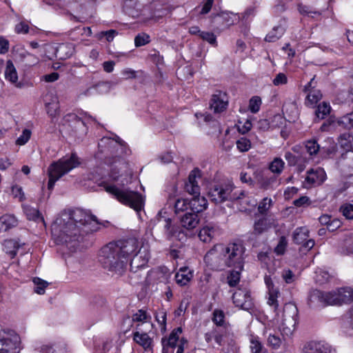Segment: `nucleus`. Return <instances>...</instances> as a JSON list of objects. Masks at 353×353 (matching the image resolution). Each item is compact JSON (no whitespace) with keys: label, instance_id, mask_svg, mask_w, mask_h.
<instances>
[{"label":"nucleus","instance_id":"f257e3e1","mask_svg":"<svg viewBox=\"0 0 353 353\" xmlns=\"http://www.w3.org/2000/svg\"><path fill=\"white\" fill-rule=\"evenodd\" d=\"M138 248V241L134 238L111 242L101 250L99 261L105 270L121 276L125 272L128 262L132 256L130 265L131 270L134 271ZM143 266V264L137 265L135 268Z\"/></svg>","mask_w":353,"mask_h":353},{"label":"nucleus","instance_id":"f03ea898","mask_svg":"<svg viewBox=\"0 0 353 353\" xmlns=\"http://www.w3.org/2000/svg\"><path fill=\"white\" fill-rule=\"evenodd\" d=\"M51 232L57 244L65 245L71 252L76 250L85 235L82 234L79 226L73 225L70 216L65 214H61L53 222Z\"/></svg>","mask_w":353,"mask_h":353},{"label":"nucleus","instance_id":"7ed1b4c3","mask_svg":"<svg viewBox=\"0 0 353 353\" xmlns=\"http://www.w3.org/2000/svg\"><path fill=\"white\" fill-rule=\"evenodd\" d=\"M61 214H68L70 216V221L73 222V225L79 226L83 234L97 232L100 228L101 223L97 217L88 211L77 208L68 212L64 211Z\"/></svg>","mask_w":353,"mask_h":353},{"label":"nucleus","instance_id":"20e7f679","mask_svg":"<svg viewBox=\"0 0 353 353\" xmlns=\"http://www.w3.org/2000/svg\"><path fill=\"white\" fill-rule=\"evenodd\" d=\"M104 188L107 192L122 204L129 206L137 212L141 211L143 208V199L137 192L121 188L115 185H105Z\"/></svg>","mask_w":353,"mask_h":353},{"label":"nucleus","instance_id":"39448f33","mask_svg":"<svg viewBox=\"0 0 353 353\" xmlns=\"http://www.w3.org/2000/svg\"><path fill=\"white\" fill-rule=\"evenodd\" d=\"M79 165L80 161L77 156H70L68 159L62 158L52 163L48 168V189L52 191L57 180Z\"/></svg>","mask_w":353,"mask_h":353},{"label":"nucleus","instance_id":"423d86ee","mask_svg":"<svg viewBox=\"0 0 353 353\" xmlns=\"http://www.w3.org/2000/svg\"><path fill=\"white\" fill-rule=\"evenodd\" d=\"M81 117L75 114H68L65 117L63 124L72 137L82 139L88 132L87 123L94 121V119L88 113H83Z\"/></svg>","mask_w":353,"mask_h":353},{"label":"nucleus","instance_id":"0eeeda50","mask_svg":"<svg viewBox=\"0 0 353 353\" xmlns=\"http://www.w3.org/2000/svg\"><path fill=\"white\" fill-rule=\"evenodd\" d=\"M226 267L243 270L245 263V248L241 242L223 244Z\"/></svg>","mask_w":353,"mask_h":353},{"label":"nucleus","instance_id":"6e6552de","mask_svg":"<svg viewBox=\"0 0 353 353\" xmlns=\"http://www.w3.org/2000/svg\"><path fill=\"white\" fill-rule=\"evenodd\" d=\"M234 187L232 184L215 185L209 191L208 195L212 202L216 204L222 203L226 201H236L237 202L246 203L250 205L248 198L244 196L243 192L240 193V196H236L232 191Z\"/></svg>","mask_w":353,"mask_h":353},{"label":"nucleus","instance_id":"1a4fd4ad","mask_svg":"<svg viewBox=\"0 0 353 353\" xmlns=\"http://www.w3.org/2000/svg\"><path fill=\"white\" fill-rule=\"evenodd\" d=\"M298 321V309L292 303L285 304L283 311L282 322L280 325V331L285 340V336L290 337L295 330Z\"/></svg>","mask_w":353,"mask_h":353},{"label":"nucleus","instance_id":"9d476101","mask_svg":"<svg viewBox=\"0 0 353 353\" xmlns=\"http://www.w3.org/2000/svg\"><path fill=\"white\" fill-rule=\"evenodd\" d=\"M206 266L213 271H223L226 267L223 244L214 245L204 256Z\"/></svg>","mask_w":353,"mask_h":353},{"label":"nucleus","instance_id":"9b49d317","mask_svg":"<svg viewBox=\"0 0 353 353\" xmlns=\"http://www.w3.org/2000/svg\"><path fill=\"white\" fill-rule=\"evenodd\" d=\"M99 148L101 153L110 152L126 154L131 152L125 142L119 138L112 139L108 137H103L99 142Z\"/></svg>","mask_w":353,"mask_h":353},{"label":"nucleus","instance_id":"f8f14e48","mask_svg":"<svg viewBox=\"0 0 353 353\" xmlns=\"http://www.w3.org/2000/svg\"><path fill=\"white\" fill-rule=\"evenodd\" d=\"M212 321L216 325V327L212 330L214 339L216 343L221 345L228 328V323L225 321L224 312L219 309H215L212 312Z\"/></svg>","mask_w":353,"mask_h":353},{"label":"nucleus","instance_id":"ddd939ff","mask_svg":"<svg viewBox=\"0 0 353 353\" xmlns=\"http://www.w3.org/2000/svg\"><path fill=\"white\" fill-rule=\"evenodd\" d=\"M332 298L331 292L313 290L309 294L307 304L312 308H321L328 305H333Z\"/></svg>","mask_w":353,"mask_h":353},{"label":"nucleus","instance_id":"4468645a","mask_svg":"<svg viewBox=\"0 0 353 353\" xmlns=\"http://www.w3.org/2000/svg\"><path fill=\"white\" fill-rule=\"evenodd\" d=\"M19 342L20 338L14 331H4L0 333V351L18 353L17 349Z\"/></svg>","mask_w":353,"mask_h":353},{"label":"nucleus","instance_id":"2eb2a0df","mask_svg":"<svg viewBox=\"0 0 353 353\" xmlns=\"http://www.w3.org/2000/svg\"><path fill=\"white\" fill-rule=\"evenodd\" d=\"M310 231L306 227L297 228L293 232V241L301 245V251H309L314 246V241L309 239Z\"/></svg>","mask_w":353,"mask_h":353},{"label":"nucleus","instance_id":"dca6fc26","mask_svg":"<svg viewBox=\"0 0 353 353\" xmlns=\"http://www.w3.org/2000/svg\"><path fill=\"white\" fill-rule=\"evenodd\" d=\"M228 103L229 99L226 92L216 90L211 97L210 109L214 114H219L227 110Z\"/></svg>","mask_w":353,"mask_h":353},{"label":"nucleus","instance_id":"f3484780","mask_svg":"<svg viewBox=\"0 0 353 353\" xmlns=\"http://www.w3.org/2000/svg\"><path fill=\"white\" fill-rule=\"evenodd\" d=\"M233 303L245 310H249L254 306L250 292L246 289H237L232 295Z\"/></svg>","mask_w":353,"mask_h":353},{"label":"nucleus","instance_id":"a211bd4d","mask_svg":"<svg viewBox=\"0 0 353 353\" xmlns=\"http://www.w3.org/2000/svg\"><path fill=\"white\" fill-rule=\"evenodd\" d=\"M155 226L157 228H162L163 236L168 240H170L177 232L176 227L172 224V219L163 216L161 212L156 217Z\"/></svg>","mask_w":353,"mask_h":353},{"label":"nucleus","instance_id":"6ab92c4d","mask_svg":"<svg viewBox=\"0 0 353 353\" xmlns=\"http://www.w3.org/2000/svg\"><path fill=\"white\" fill-rule=\"evenodd\" d=\"M333 305H341L353 301V290L350 288H342L331 292Z\"/></svg>","mask_w":353,"mask_h":353},{"label":"nucleus","instance_id":"aec40b11","mask_svg":"<svg viewBox=\"0 0 353 353\" xmlns=\"http://www.w3.org/2000/svg\"><path fill=\"white\" fill-rule=\"evenodd\" d=\"M221 234V230L219 226L214 224L209 223L203 227L199 233V237L204 243H210L216 236Z\"/></svg>","mask_w":353,"mask_h":353},{"label":"nucleus","instance_id":"412c9836","mask_svg":"<svg viewBox=\"0 0 353 353\" xmlns=\"http://www.w3.org/2000/svg\"><path fill=\"white\" fill-rule=\"evenodd\" d=\"M201 173L199 169H194L189 174L188 181L185 184V190L192 195L200 194V187L197 179H200Z\"/></svg>","mask_w":353,"mask_h":353},{"label":"nucleus","instance_id":"4be33fe9","mask_svg":"<svg viewBox=\"0 0 353 353\" xmlns=\"http://www.w3.org/2000/svg\"><path fill=\"white\" fill-rule=\"evenodd\" d=\"M133 341L146 352L153 350V339L146 332H141L138 330L134 332Z\"/></svg>","mask_w":353,"mask_h":353},{"label":"nucleus","instance_id":"5701e85b","mask_svg":"<svg viewBox=\"0 0 353 353\" xmlns=\"http://www.w3.org/2000/svg\"><path fill=\"white\" fill-rule=\"evenodd\" d=\"M200 222L199 214L192 212H186L181 216L180 223L183 228L191 230L196 228Z\"/></svg>","mask_w":353,"mask_h":353},{"label":"nucleus","instance_id":"b1692460","mask_svg":"<svg viewBox=\"0 0 353 353\" xmlns=\"http://www.w3.org/2000/svg\"><path fill=\"white\" fill-rule=\"evenodd\" d=\"M305 353H330V346L324 341H310L304 347Z\"/></svg>","mask_w":353,"mask_h":353},{"label":"nucleus","instance_id":"393cba45","mask_svg":"<svg viewBox=\"0 0 353 353\" xmlns=\"http://www.w3.org/2000/svg\"><path fill=\"white\" fill-rule=\"evenodd\" d=\"M325 180V173L323 169L319 168L316 170H310L307 171V176L305 181L310 185H320Z\"/></svg>","mask_w":353,"mask_h":353},{"label":"nucleus","instance_id":"a878e982","mask_svg":"<svg viewBox=\"0 0 353 353\" xmlns=\"http://www.w3.org/2000/svg\"><path fill=\"white\" fill-rule=\"evenodd\" d=\"M190 211L197 214L207 208L208 202L203 196L200 194L193 195V198L189 200Z\"/></svg>","mask_w":353,"mask_h":353},{"label":"nucleus","instance_id":"bb28decb","mask_svg":"<svg viewBox=\"0 0 353 353\" xmlns=\"http://www.w3.org/2000/svg\"><path fill=\"white\" fill-rule=\"evenodd\" d=\"M5 78L12 83H15L16 87L21 88L23 83H17L18 74L17 70L11 60H8L6 62V68L5 70Z\"/></svg>","mask_w":353,"mask_h":353},{"label":"nucleus","instance_id":"cd10ccee","mask_svg":"<svg viewBox=\"0 0 353 353\" xmlns=\"http://www.w3.org/2000/svg\"><path fill=\"white\" fill-rule=\"evenodd\" d=\"M193 276L192 272L188 267H182L175 274V280L181 286L187 285Z\"/></svg>","mask_w":353,"mask_h":353},{"label":"nucleus","instance_id":"c85d7f7f","mask_svg":"<svg viewBox=\"0 0 353 353\" xmlns=\"http://www.w3.org/2000/svg\"><path fill=\"white\" fill-rule=\"evenodd\" d=\"M339 144L345 152H353V136L349 132H345L339 138Z\"/></svg>","mask_w":353,"mask_h":353},{"label":"nucleus","instance_id":"c756f323","mask_svg":"<svg viewBox=\"0 0 353 353\" xmlns=\"http://www.w3.org/2000/svg\"><path fill=\"white\" fill-rule=\"evenodd\" d=\"M3 246L6 253L9 254L11 259H13L21 247V243L14 239H7L4 241Z\"/></svg>","mask_w":353,"mask_h":353},{"label":"nucleus","instance_id":"7c9ffc66","mask_svg":"<svg viewBox=\"0 0 353 353\" xmlns=\"http://www.w3.org/2000/svg\"><path fill=\"white\" fill-rule=\"evenodd\" d=\"M18 221L12 214H5L0 217V230L7 231L17 225Z\"/></svg>","mask_w":353,"mask_h":353},{"label":"nucleus","instance_id":"2f4dec72","mask_svg":"<svg viewBox=\"0 0 353 353\" xmlns=\"http://www.w3.org/2000/svg\"><path fill=\"white\" fill-rule=\"evenodd\" d=\"M339 252L344 255H353V234L345 236L339 247Z\"/></svg>","mask_w":353,"mask_h":353},{"label":"nucleus","instance_id":"473e14b6","mask_svg":"<svg viewBox=\"0 0 353 353\" xmlns=\"http://www.w3.org/2000/svg\"><path fill=\"white\" fill-rule=\"evenodd\" d=\"M285 32L284 26L279 24L274 26L272 30L266 35L265 40L268 42H275L279 39Z\"/></svg>","mask_w":353,"mask_h":353},{"label":"nucleus","instance_id":"72a5a7b5","mask_svg":"<svg viewBox=\"0 0 353 353\" xmlns=\"http://www.w3.org/2000/svg\"><path fill=\"white\" fill-rule=\"evenodd\" d=\"M276 177L270 176L269 174L263 172L257 177V183L260 188L268 190L272 187V185L275 182Z\"/></svg>","mask_w":353,"mask_h":353},{"label":"nucleus","instance_id":"f704fd0d","mask_svg":"<svg viewBox=\"0 0 353 353\" xmlns=\"http://www.w3.org/2000/svg\"><path fill=\"white\" fill-rule=\"evenodd\" d=\"M74 52V48L71 44H60L56 50V55L60 59H66L70 57Z\"/></svg>","mask_w":353,"mask_h":353},{"label":"nucleus","instance_id":"c9c22d12","mask_svg":"<svg viewBox=\"0 0 353 353\" xmlns=\"http://www.w3.org/2000/svg\"><path fill=\"white\" fill-rule=\"evenodd\" d=\"M181 333H182L181 327H179L174 329L172 331V332L170 334L169 337L168 339L162 338L161 343L176 347L177 345V342L179 339V334H181Z\"/></svg>","mask_w":353,"mask_h":353},{"label":"nucleus","instance_id":"e433bc0d","mask_svg":"<svg viewBox=\"0 0 353 353\" xmlns=\"http://www.w3.org/2000/svg\"><path fill=\"white\" fill-rule=\"evenodd\" d=\"M322 94L319 90L312 89L307 92L305 105L310 107H314L321 99Z\"/></svg>","mask_w":353,"mask_h":353},{"label":"nucleus","instance_id":"4c0bfd02","mask_svg":"<svg viewBox=\"0 0 353 353\" xmlns=\"http://www.w3.org/2000/svg\"><path fill=\"white\" fill-rule=\"evenodd\" d=\"M271 227V224L267 218H261L254 222V233L261 234Z\"/></svg>","mask_w":353,"mask_h":353},{"label":"nucleus","instance_id":"58836bf2","mask_svg":"<svg viewBox=\"0 0 353 353\" xmlns=\"http://www.w3.org/2000/svg\"><path fill=\"white\" fill-rule=\"evenodd\" d=\"M174 212L176 214L180 213L185 214L186 212H190V202L186 199H177L174 202Z\"/></svg>","mask_w":353,"mask_h":353},{"label":"nucleus","instance_id":"ea45409f","mask_svg":"<svg viewBox=\"0 0 353 353\" xmlns=\"http://www.w3.org/2000/svg\"><path fill=\"white\" fill-rule=\"evenodd\" d=\"M49 5H54L61 8L68 9L72 8L77 3V0H43Z\"/></svg>","mask_w":353,"mask_h":353},{"label":"nucleus","instance_id":"a19ab883","mask_svg":"<svg viewBox=\"0 0 353 353\" xmlns=\"http://www.w3.org/2000/svg\"><path fill=\"white\" fill-rule=\"evenodd\" d=\"M331 107L329 103L323 102L320 103L315 111L316 116L319 119H323L330 114Z\"/></svg>","mask_w":353,"mask_h":353},{"label":"nucleus","instance_id":"79ce46f5","mask_svg":"<svg viewBox=\"0 0 353 353\" xmlns=\"http://www.w3.org/2000/svg\"><path fill=\"white\" fill-rule=\"evenodd\" d=\"M227 277V282L230 287H235L240 281V274L243 270L233 268Z\"/></svg>","mask_w":353,"mask_h":353},{"label":"nucleus","instance_id":"37998d69","mask_svg":"<svg viewBox=\"0 0 353 353\" xmlns=\"http://www.w3.org/2000/svg\"><path fill=\"white\" fill-rule=\"evenodd\" d=\"M284 162L280 158H275L269 165V170L274 174H280L284 168Z\"/></svg>","mask_w":353,"mask_h":353},{"label":"nucleus","instance_id":"c03bdc74","mask_svg":"<svg viewBox=\"0 0 353 353\" xmlns=\"http://www.w3.org/2000/svg\"><path fill=\"white\" fill-rule=\"evenodd\" d=\"M339 125H343L345 128H353V111L341 117L337 121Z\"/></svg>","mask_w":353,"mask_h":353},{"label":"nucleus","instance_id":"a18cd8bd","mask_svg":"<svg viewBox=\"0 0 353 353\" xmlns=\"http://www.w3.org/2000/svg\"><path fill=\"white\" fill-rule=\"evenodd\" d=\"M288 246V240L285 236H282L279 238L277 245L274 248V252L278 255L284 254Z\"/></svg>","mask_w":353,"mask_h":353},{"label":"nucleus","instance_id":"49530a36","mask_svg":"<svg viewBox=\"0 0 353 353\" xmlns=\"http://www.w3.org/2000/svg\"><path fill=\"white\" fill-rule=\"evenodd\" d=\"M305 148L309 154H316L321 151V147L317 141L314 139L308 140L305 143Z\"/></svg>","mask_w":353,"mask_h":353},{"label":"nucleus","instance_id":"de8ad7c7","mask_svg":"<svg viewBox=\"0 0 353 353\" xmlns=\"http://www.w3.org/2000/svg\"><path fill=\"white\" fill-rule=\"evenodd\" d=\"M269 297L268 303L273 307L274 311L276 312L279 307V303L277 301L278 296L279 295V291L278 290H272V291L268 292Z\"/></svg>","mask_w":353,"mask_h":353},{"label":"nucleus","instance_id":"09e8293b","mask_svg":"<svg viewBox=\"0 0 353 353\" xmlns=\"http://www.w3.org/2000/svg\"><path fill=\"white\" fill-rule=\"evenodd\" d=\"M150 41V36L144 32L138 34L134 38V45L136 47H141L149 43Z\"/></svg>","mask_w":353,"mask_h":353},{"label":"nucleus","instance_id":"8fccbe9b","mask_svg":"<svg viewBox=\"0 0 353 353\" xmlns=\"http://www.w3.org/2000/svg\"><path fill=\"white\" fill-rule=\"evenodd\" d=\"M233 17H236V15H233ZM218 19L223 22L224 28H228L234 23L236 18L233 19L230 14L222 12L221 14L218 15Z\"/></svg>","mask_w":353,"mask_h":353},{"label":"nucleus","instance_id":"3c124183","mask_svg":"<svg viewBox=\"0 0 353 353\" xmlns=\"http://www.w3.org/2000/svg\"><path fill=\"white\" fill-rule=\"evenodd\" d=\"M261 99L258 96L252 97L249 101V110L252 113L259 111L261 105Z\"/></svg>","mask_w":353,"mask_h":353},{"label":"nucleus","instance_id":"603ef678","mask_svg":"<svg viewBox=\"0 0 353 353\" xmlns=\"http://www.w3.org/2000/svg\"><path fill=\"white\" fill-rule=\"evenodd\" d=\"M339 211L347 219H353V204L344 203L340 207Z\"/></svg>","mask_w":353,"mask_h":353},{"label":"nucleus","instance_id":"864d4df0","mask_svg":"<svg viewBox=\"0 0 353 353\" xmlns=\"http://www.w3.org/2000/svg\"><path fill=\"white\" fill-rule=\"evenodd\" d=\"M236 144L240 152H245L248 151L251 147L250 141L245 137H242L236 141Z\"/></svg>","mask_w":353,"mask_h":353},{"label":"nucleus","instance_id":"5fc2aeb1","mask_svg":"<svg viewBox=\"0 0 353 353\" xmlns=\"http://www.w3.org/2000/svg\"><path fill=\"white\" fill-rule=\"evenodd\" d=\"M272 205V200L271 199H268V197L264 198L260 203L258 206V211L260 214H264L268 210L270 209L271 205Z\"/></svg>","mask_w":353,"mask_h":353},{"label":"nucleus","instance_id":"6e6d98bb","mask_svg":"<svg viewBox=\"0 0 353 353\" xmlns=\"http://www.w3.org/2000/svg\"><path fill=\"white\" fill-rule=\"evenodd\" d=\"M32 132L29 129H24L21 134L16 140V143L19 145L26 144L30 139Z\"/></svg>","mask_w":353,"mask_h":353},{"label":"nucleus","instance_id":"4d7b16f0","mask_svg":"<svg viewBox=\"0 0 353 353\" xmlns=\"http://www.w3.org/2000/svg\"><path fill=\"white\" fill-rule=\"evenodd\" d=\"M34 283L36 285L35 292L39 294H43L45 292V288L48 286V283L39 278H34Z\"/></svg>","mask_w":353,"mask_h":353},{"label":"nucleus","instance_id":"13d9d810","mask_svg":"<svg viewBox=\"0 0 353 353\" xmlns=\"http://www.w3.org/2000/svg\"><path fill=\"white\" fill-rule=\"evenodd\" d=\"M268 343L272 348L276 350L280 347L282 339L276 334H270L268 338Z\"/></svg>","mask_w":353,"mask_h":353},{"label":"nucleus","instance_id":"bf43d9fd","mask_svg":"<svg viewBox=\"0 0 353 353\" xmlns=\"http://www.w3.org/2000/svg\"><path fill=\"white\" fill-rule=\"evenodd\" d=\"M200 37L204 40L208 42L212 46H216V37L214 34V33L210 32H200Z\"/></svg>","mask_w":353,"mask_h":353},{"label":"nucleus","instance_id":"052dcab7","mask_svg":"<svg viewBox=\"0 0 353 353\" xmlns=\"http://www.w3.org/2000/svg\"><path fill=\"white\" fill-rule=\"evenodd\" d=\"M263 345L258 337H252L250 339V349L252 353H260Z\"/></svg>","mask_w":353,"mask_h":353},{"label":"nucleus","instance_id":"680f3d73","mask_svg":"<svg viewBox=\"0 0 353 353\" xmlns=\"http://www.w3.org/2000/svg\"><path fill=\"white\" fill-rule=\"evenodd\" d=\"M148 317V315L146 311L143 310H139L137 312L133 314L132 319L133 322H145Z\"/></svg>","mask_w":353,"mask_h":353},{"label":"nucleus","instance_id":"e2e57ef3","mask_svg":"<svg viewBox=\"0 0 353 353\" xmlns=\"http://www.w3.org/2000/svg\"><path fill=\"white\" fill-rule=\"evenodd\" d=\"M47 112L51 117H55L57 114L59 105L57 102L46 103Z\"/></svg>","mask_w":353,"mask_h":353},{"label":"nucleus","instance_id":"0e129e2a","mask_svg":"<svg viewBox=\"0 0 353 353\" xmlns=\"http://www.w3.org/2000/svg\"><path fill=\"white\" fill-rule=\"evenodd\" d=\"M298 10L301 14H305V15H311V14L320 15L321 14V13L319 12L313 10L309 6L301 5V4L299 5Z\"/></svg>","mask_w":353,"mask_h":353},{"label":"nucleus","instance_id":"69168bd1","mask_svg":"<svg viewBox=\"0 0 353 353\" xmlns=\"http://www.w3.org/2000/svg\"><path fill=\"white\" fill-rule=\"evenodd\" d=\"M282 277L286 283H292L295 280L294 274L289 269L283 270Z\"/></svg>","mask_w":353,"mask_h":353},{"label":"nucleus","instance_id":"338daca9","mask_svg":"<svg viewBox=\"0 0 353 353\" xmlns=\"http://www.w3.org/2000/svg\"><path fill=\"white\" fill-rule=\"evenodd\" d=\"M10 43L5 37L0 36V54H5L9 51Z\"/></svg>","mask_w":353,"mask_h":353},{"label":"nucleus","instance_id":"774afa93","mask_svg":"<svg viewBox=\"0 0 353 353\" xmlns=\"http://www.w3.org/2000/svg\"><path fill=\"white\" fill-rule=\"evenodd\" d=\"M213 3L214 0H204L203 2V5L201 6V9L199 11V14H208L211 10Z\"/></svg>","mask_w":353,"mask_h":353}]
</instances>
